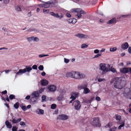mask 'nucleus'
<instances>
[{"instance_id": "obj_2", "label": "nucleus", "mask_w": 131, "mask_h": 131, "mask_svg": "<svg viewBox=\"0 0 131 131\" xmlns=\"http://www.w3.org/2000/svg\"><path fill=\"white\" fill-rule=\"evenodd\" d=\"M72 12H76L77 13L75 16L77 17V18L80 19L82 17V14H85L86 13L81 8H75L71 9L70 10Z\"/></svg>"}, {"instance_id": "obj_30", "label": "nucleus", "mask_w": 131, "mask_h": 131, "mask_svg": "<svg viewBox=\"0 0 131 131\" xmlns=\"http://www.w3.org/2000/svg\"><path fill=\"white\" fill-rule=\"evenodd\" d=\"M28 31H34L36 32H38V31H39L37 29H36L31 28H30L28 30Z\"/></svg>"}, {"instance_id": "obj_11", "label": "nucleus", "mask_w": 131, "mask_h": 131, "mask_svg": "<svg viewBox=\"0 0 131 131\" xmlns=\"http://www.w3.org/2000/svg\"><path fill=\"white\" fill-rule=\"evenodd\" d=\"M48 89L50 91L54 92L56 90L57 88L55 85H51L48 87Z\"/></svg>"}, {"instance_id": "obj_22", "label": "nucleus", "mask_w": 131, "mask_h": 131, "mask_svg": "<svg viewBox=\"0 0 131 131\" xmlns=\"http://www.w3.org/2000/svg\"><path fill=\"white\" fill-rule=\"evenodd\" d=\"M48 81L45 80L43 79L41 81V83L43 86H45L48 84Z\"/></svg>"}, {"instance_id": "obj_38", "label": "nucleus", "mask_w": 131, "mask_h": 131, "mask_svg": "<svg viewBox=\"0 0 131 131\" xmlns=\"http://www.w3.org/2000/svg\"><path fill=\"white\" fill-rule=\"evenodd\" d=\"M117 48L116 47H113L110 48V51L111 52H114L117 50Z\"/></svg>"}, {"instance_id": "obj_8", "label": "nucleus", "mask_w": 131, "mask_h": 131, "mask_svg": "<svg viewBox=\"0 0 131 131\" xmlns=\"http://www.w3.org/2000/svg\"><path fill=\"white\" fill-rule=\"evenodd\" d=\"M50 14L52 16L59 19H61L63 16V15L61 13L59 14H55L53 12H50Z\"/></svg>"}, {"instance_id": "obj_20", "label": "nucleus", "mask_w": 131, "mask_h": 131, "mask_svg": "<svg viewBox=\"0 0 131 131\" xmlns=\"http://www.w3.org/2000/svg\"><path fill=\"white\" fill-rule=\"evenodd\" d=\"M116 23V20L115 18H113L109 20L107 22V24H113L114 23Z\"/></svg>"}, {"instance_id": "obj_28", "label": "nucleus", "mask_w": 131, "mask_h": 131, "mask_svg": "<svg viewBox=\"0 0 131 131\" xmlns=\"http://www.w3.org/2000/svg\"><path fill=\"white\" fill-rule=\"evenodd\" d=\"M64 98L63 96L61 94H60L59 96L57 98V99L58 101L61 100Z\"/></svg>"}, {"instance_id": "obj_49", "label": "nucleus", "mask_w": 131, "mask_h": 131, "mask_svg": "<svg viewBox=\"0 0 131 131\" xmlns=\"http://www.w3.org/2000/svg\"><path fill=\"white\" fill-rule=\"evenodd\" d=\"M49 10L48 9H44L43 10V12L45 14H47L49 12Z\"/></svg>"}, {"instance_id": "obj_57", "label": "nucleus", "mask_w": 131, "mask_h": 131, "mask_svg": "<svg viewBox=\"0 0 131 131\" xmlns=\"http://www.w3.org/2000/svg\"><path fill=\"white\" fill-rule=\"evenodd\" d=\"M21 108L24 111H25L27 110L26 107L25 106H22Z\"/></svg>"}, {"instance_id": "obj_35", "label": "nucleus", "mask_w": 131, "mask_h": 131, "mask_svg": "<svg viewBox=\"0 0 131 131\" xmlns=\"http://www.w3.org/2000/svg\"><path fill=\"white\" fill-rule=\"evenodd\" d=\"M112 123L110 122L107 125L105 126V127L106 128H110L112 126Z\"/></svg>"}, {"instance_id": "obj_36", "label": "nucleus", "mask_w": 131, "mask_h": 131, "mask_svg": "<svg viewBox=\"0 0 131 131\" xmlns=\"http://www.w3.org/2000/svg\"><path fill=\"white\" fill-rule=\"evenodd\" d=\"M46 97L45 95H43L41 97L42 102H43L46 101Z\"/></svg>"}, {"instance_id": "obj_47", "label": "nucleus", "mask_w": 131, "mask_h": 131, "mask_svg": "<svg viewBox=\"0 0 131 131\" xmlns=\"http://www.w3.org/2000/svg\"><path fill=\"white\" fill-rule=\"evenodd\" d=\"M10 0H3V3L5 4H8L9 1Z\"/></svg>"}, {"instance_id": "obj_21", "label": "nucleus", "mask_w": 131, "mask_h": 131, "mask_svg": "<svg viewBox=\"0 0 131 131\" xmlns=\"http://www.w3.org/2000/svg\"><path fill=\"white\" fill-rule=\"evenodd\" d=\"M51 3L50 2H45L43 4V7L48 8L50 6V4Z\"/></svg>"}, {"instance_id": "obj_6", "label": "nucleus", "mask_w": 131, "mask_h": 131, "mask_svg": "<svg viewBox=\"0 0 131 131\" xmlns=\"http://www.w3.org/2000/svg\"><path fill=\"white\" fill-rule=\"evenodd\" d=\"M74 79H81L84 78L85 75L84 74L75 71Z\"/></svg>"}, {"instance_id": "obj_16", "label": "nucleus", "mask_w": 131, "mask_h": 131, "mask_svg": "<svg viewBox=\"0 0 131 131\" xmlns=\"http://www.w3.org/2000/svg\"><path fill=\"white\" fill-rule=\"evenodd\" d=\"M67 21L69 23L73 24H75L77 22L76 19L74 18L69 19Z\"/></svg>"}, {"instance_id": "obj_14", "label": "nucleus", "mask_w": 131, "mask_h": 131, "mask_svg": "<svg viewBox=\"0 0 131 131\" xmlns=\"http://www.w3.org/2000/svg\"><path fill=\"white\" fill-rule=\"evenodd\" d=\"M68 116L66 115L62 114L60 115L58 117L59 119L62 120H65L68 118Z\"/></svg>"}, {"instance_id": "obj_15", "label": "nucleus", "mask_w": 131, "mask_h": 131, "mask_svg": "<svg viewBox=\"0 0 131 131\" xmlns=\"http://www.w3.org/2000/svg\"><path fill=\"white\" fill-rule=\"evenodd\" d=\"M129 45L127 42H125L123 43L121 45V48L123 50L127 49Z\"/></svg>"}, {"instance_id": "obj_45", "label": "nucleus", "mask_w": 131, "mask_h": 131, "mask_svg": "<svg viewBox=\"0 0 131 131\" xmlns=\"http://www.w3.org/2000/svg\"><path fill=\"white\" fill-rule=\"evenodd\" d=\"M17 127L16 126H13L12 129V131H17Z\"/></svg>"}, {"instance_id": "obj_58", "label": "nucleus", "mask_w": 131, "mask_h": 131, "mask_svg": "<svg viewBox=\"0 0 131 131\" xmlns=\"http://www.w3.org/2000/svg\"><path fill=\"white\" fill-rule=\"evenodd\" d=\"M99 52L98 49H95L94 51V52L95 54L98 53Z\"/></svg>"}, {"instance_id": "obj_37", "label": "nucleus", "mask_w": 131, "mask_h": 131, "mask_svg": "<svg viewBox=\"0 0 131 131\" xmlns=\"http://www.w3.org/2000/svg\"><path fill=\"white\" fill-rule=\"evenodd\" d=\"M117 127H113L109 129V131H115Z\"/></svg>"}, {"instance_id": "obj_64", "label": "nucleus", "mask_w": 131, "mask_h": 131, "mask_svg": "<svg viewBox=\"0 0 131 131\" xmlns=\"http://www.w3.org/2000/svg\"><path fill=\"white\" fill-rule=\"evenodd\" d=\"M38 6L40 7H43V4H40L38 5Z\"/></svg>"}, {"instance_id": "obj_60", "label": "nucleus", "mask_w": 131, "mask_h": 131, "mask_svg": "<svg viewBox=\"0 0 131 131\" xmlns=\"http://www.w3.org/2000/svg\"><path fill=\"white\" fill-rule=\"evenodd\" d=\"M95 99L97 101H100L101 100L99 96L96 97L95 98Z\"/></svg>"}, {"instance_id": "obj_13", "label": "nucleus", "mask_w": 131, "mask_h": 131, "mask_svg": "<svg viewBox=\"0 0 131 131\" xmlns=\"http://www.w3.org/2000/svg\"><path fill=\"white\" fill-rule=\"evenodd\" d=\"M31 95L34 97L38 99L39 96V93L37 91H34L32 93Z\"/></svg>"}, {"instance_id": "obj_31", "label": "nucleus", "mask_w": 131, "mask_h": 131, "mask_svg": "<svg viewBox=\"0 0 131 131\" xmlns=\"http://www.w3.org/2000/svg\"><path fill=\"white\" fill-rule=\"evenodd\" d=\"M109 71H110L113 73H115L116 72V69L112 67H111L109 69Z\"/></svg>"}, {"instance_id": "obj_10", "label": "nucleus", "mask_w": 131, "mask_h": 131, "mask_svg": "<svg viewBox=\"0 0 131 131\" xmlns=\"http://www.w3.org/2000/svg\"><path fill=\"white\" fill-rule=\"evenodd\" d=\"M130 68H124L120 69L121 72L123 73H127L129 71Z\"/></svg>"}, {"instance_id": "obj_40", "label": "nucleus", "mask_w": 131, "mask_h": 131, "mask_svg": "<svg viewBox=\"0 0 131 131\" xmlns=\"http://www.w3.org/2000/svg\"><path fill=\"white\" fill-rule=\"evenodd\" d=\"M15 9L18 11H21V10L20 8L18 6H17L15 7Z\"/></svg>"}, {"instance_id": "obj_56", "label": "nucleus", "mask_w": 131, "mask_h": 131, "mask_svg": "<svg viewBox=\"0 0 131 131\" xmlns=\"http://www.w3.org/2000/svg\"><path fill=\"white\" fill-rule=\"evenodd\" d=\"M78 88L79 90H81L83 89V88L82 85H79L78 87Z\"/></svg>"}, {"instance_id": "obj_24", "label": "nucleus", "mask_w": 131, "mask_h": 131, "mask_svg": "<svg viewBox=\"0 0 131 131\" xmlns=\"http://www.w3.org/2000/svg\"><path fill=\"white\" fill-rule=\"evenodd\" d=\"M26 68L23 69L24 70H25V72H24L25 73L27 72H30L32 70V68L29 66H26Z\"/></svg>"}, {"instance_id": "obj_32", "label": "nucleus", "mask_w": 131, "mask_h": 131, "mask_svg": "<svg viewBox=\"0 0 131 131\" xmlns=\"http://www.w3.org/2000/svg\"><path fill=\"white\" fill-rule=\"evenodd\" d=\"M19 103L17 102L14 105V107L16 109H17L19 107Z\"/></svg>"}, {"instance_id": "obj_42", "label": "nucleus", "mask_w": 131, "mask_h": 131, "mask_svg": "<svg viewBox=\"0 0 131 131\" xmlns=\"http://www.w3.org/2000/svg\"><path fill=\"white\" fill-rule=\"evenodd\" d=\"M56 107V105L55 104H52L51 106V109H54Z\"/></svg>"}, {"instance_id": "obj_41", "label": "nucleus", "mask_w": 131, "mask_h": 131, "mask_svg": "<svg viewBox=\"0 0 131 131\" xmlns=\"http://www.w3.org/2000/svg\"><path fill=\"white\" fill-rule=\"evenodd\" d=\"M9 98L10 100L14 99L15 98V96L13 94H11L9 95Z\"/></svg>"}, {"instance_id": "obj_34", "label": "nucleus", "mask_w": 131, "mask_h": 131, "mask_svg": "<svg viewBox=\"0 0 131 131\" xmlns=\"http://www.w3.org/2000/svg\"><path fill=\"white\" fill-rule=\"evenodd\" d=\"M34 39V36L31 37H27V39L29 42H30L32 40H33V39Z\"/></svg>"}, {"instance_id": "obj_44", "label": "nucleus", "mask_w": 131, "mask_h": 131, "mask_svg": "<svg viewBox=\"0 0 131 131\" xmlns=\"http://www.w3.org/2000/svg\"><path fill=\"white\" fill-rule=\"evenodd\" d=\"M131 15V14H128L125 15H122V17L123 18H126L130 16Z\"/></svg>"}, {"instance_id": "obj_3", "label": "nucleus", "mask_w": 131, "mask_h": 131, "mask_svg": "<svg viewBox=\"0 0 131 131\" xmlns=\"http://www.w3.org/2000/svg\"><path fill=\"white\" fill-rule=\"evenodd\" d=\"M90 123L92 125L94 126L99 127L101 126L99 119L98 117L92 118L90 121Z\"/></svg>"}, {"instance_id": "obj_26", "label": "nucleus", "mask_w": 131, "mask_h": 131, "mask_svg": "<svg viewBox=\"0 0 131 131\" xmlns=\"http://www.w3.org/2000/svg\"><path fill=\"white\" fill-rule=\"evenodd\" d=\"M5 124L7 128H12V124L8 121H6Z\"/></svg>"}, {"instance_id": "obj_33", "label": "nucleus", "mask_w": 131, "mask_h": 131, "mask_svg": "<svg viewBox=\"0 0 131 131\" xmlns=\"http://www.w3.org/2000/svg\"><path fill=\"white\" fill-rule=\"evenodd\" d=\"M88 45H86L85 44H83L82 45L81 48H82L85 49L87 48Z\"/></svg>"}, {"instance_id": "obj_52", "label": "nucleus", "mask_w": 131, "mask_h": 131, "mask_svg": "<svg viewBox=\"0 0 131 131\" xmlns=\"http://www.w3.org/2000/svg\"><path fill=\"white\" fill-rule=\"evenodd\" d=\"M20 124L21 126H24L25 125V123L23 121L20 122Z\"/></svg>"}, {"instance_id": "obj_27", "label": "nucleus", "mask_w": 131, "mask_h": 131, "mask_svg": "<svg viewBox=\"0 0 131 131\" xmlns=\"http://www.w3.org/2000/svg\"><path fill=\"white\" fill-rule=\"evenodd\" d=\"M115 117L116 120L117 121H120L121 118V116L118 114H116L115 115Z\"/></svg>"}, {"instance_id": "obj_61", "label": "nucleus", "mask_w": 131, "mask_h": 131, "mask_svg": "<svg viewBox=\"0 0 131 131\" xmlns=\"http://www.w3.org/2000/svg\"><path fill=\"white\" fill-rule=\"evenodd\" d=\"M30 98V95H27L25 97V99L27 100H29Z\"/></svg>"}, {"instance_id": "obj_18", "label": "nucleus", "mask_w": 131, "mask_h": 131, "mask_svg": "<svg viewBox=\"0 0 131 131\" xmlns=\"http://www.w3.org/2000/svg\"><path fill=\"white\" fill-rule=\"evenodd\" d=\"M37 99L34 97H31L30 100V103L32 104H35L36 102V100Z\"/></svg>"}, {"instance_id": "obj_1", "label": "nucleus", "mask_w": 131, "mask_h": 131, "mask_svg": "<svg viewBox=\"0 0 131 131\" xmlns=\"http://www.w3.org/2000/svg\"><path fill=\"white\" fill-rule=\"evenodd\" d=\"M124 81L121 80L120 78H114L110 81V84H112L114 83V86L115 88L121 89L124 86Z\"/></svg>"}, {"instance_id": "obj_63", "label": "nucleus", "mask_w": 131, "mask_h": 131, "mask_svg": "<svg viewBox=\"0 0 131 131\" xmlns=\"http://www.w3.org/2000/svg\"><path fill=\"white\" fill-rule=\"evenodd\" d=\"M128 51L129 53H131V47H129L128 49Z\"/></svg>"}, {"instance_id": "obj_23", "label": "nucleus", "mask_w": 131, "mask_h": 131, "mask_svg": "<svg viewBox=\"0 0 131 131\" xmlns=\"http://www.w3.org/2000/svg\"><path fill=\"white\" fill-rule=\"evenodd\" d=\"M36 112L39 115L43 114L44 113V111L43 110L38 109L36 111Z\"/></svg>"}, {"instance_id": "obj_4", "label": "nucleus", "mask_w": 131, "mask_h": 131, "mask_svg": "<svg viewBox=\"0 0 131 131\" xmlns=\"http://www.w3.org/2000/svg\"><path fill=\"white\" fill-rule=\"evenodd\" d=\"M99 69L102 71V74H103L106 73L109 71V69L106 67V64L104 63H101L99 65Z\"/></svg>"}, {"instance_id": "obj_46", "label": "nucleus", "mask_w": 131, "mask_h": 131, "mask_svg": "<svg viewBox=\"0 0 131 131\" xmlns=\"http://www.w3.org/2000/svg\"><path fill=\"white\" fill-rule=\"evenodd\" d=\"M33 40L34 41L37 42L38 41L39 39L37 37L34 36Z\"/></svg>"}, {"instance_id": "obj_9", "label": "nucleus", "mask_w": 131, "mask_h": 131, "mask_svg": "<svg viewBox=\"0 0 131 131\" xmlns=\"http://www.w3.org/2000/svg\"><path fill=\"white\" fill-rule=\"evenodd\" d=\"M75 36L80 39H87L89 38L88 35L82 34L78 33Z\"/></svg>"}, {"instance_id": "obj_25", "label": "nucleus", "mask_w": 131, "mask_h": 131, "mask_svg": "<svg viewBox=\"0 0 131 131\" xmlns=\"http://www.w3.org/2000/svg\"><path fill=\"white\" fill-rule=\"evenodd\" d=\"M83 89V93L84 94H87L90 92V90L87 87L84 88Z\"/></svg>"}, {"instance_id": "obj_7", "label": "nucleus", "mask_w": 131, "mask_h": 131, "mask_svg": "<svg viewBox=\"0 0 131 131\" xmlns=\"http://www.w3.org/2000/svg\"><path fill=\"white\" fill-rule=\"evenodd\" d=\"M73 105L74 106L75 109L76 110H79L81 106L80 102L78 100L74 101L73 103Z\"/></svg>"}, {"instance_id": "obj_39", "label": "nucleus", "mask_w": 131, "mask_h": 131, "mask_svg": "<svg viewBox=\"0 0 131 131\" xmlns=\"http://www.w3.org/2000/svg\"><path fill=\"white\" fill-rule=\"evenodd\" d=\"M102 55V53H98L97 54L95 55L94 57L93 58H97L101 56Z\"/></svg>"}, {"instance_id": "obj_59", "label": "nucleus", "mask_w": 131, "mask_h": 131, "mask_svg": "<svg viewBox=\"0 0 131 131\" xmlns=\"http://www.w3.org/2000/svg\"><path fill=\"white\" fill-rule=\"evenodd\" d=\"M21 120V119L20 118H19L18 119H16V124L20 122Z\"/></svg>"}, {"instance_id": "obj_51", "label": "nucleus", "mask_w": 131, "mask_h": 131, "mask_svg": "<svg viewBox=\"0 0 131 131\" xmlns=\"http://www.w3.org/2000/svg\"><path fill=\"white\" fill-rule=\"evenodd\" d=\"M44 88H42L39 89V92L40 93H42V92L43 91H44Z\"/></svg>"}, {"instance_id": "obj_54", "label": "nucleus", "mask_w": 131, "mask_h": 131, "mask_svg": "<svg viewBox=\"0 0 131 131\" xmlns=\"http://www.w3.org/2000/svg\"><path fill=\"white\" fill-rule=\"evenodd\" d=\"M69 60L66 58H64V62L66 63H68L69 62Z\"/></svg>"}, {"instance_id": "obj_50", "label": "nucleus", "mask_w": 131, "mask_h": 131, "mask_svg": "<svg viewBox=\"0 0 131 131\" xmlns=\"http://www.w3.org/2000/svg\"><path fill=\"white\" fill-rule=\"evenodd\" d=\"M38 68L39 69L41 70H43V67L42 65H40L39 67Z\"/></svg>"}, {"instance_id": "obj_62", "label": "nucleus", "mask_w": 131, "mask_h": 131, "mask_svg": "<svg viewBox=\"0 0 131 131\" xmlns=\"http://www.w3.org/2000/svg\"><path fill=\"white\" fill-rule=\"evenodd\" d=\"M66 15L68 17H70L71 16V15L69 13H66Z\"/></svg>"}, {"instance_id": "obj_12", "label": "nucleus", "mask_w": 131, "mask_h": 131, "mask_svg": "<svg viewBox=\"0 0 131 131\" xmlns=\"http://www.w3.org/2000/svg\"><path fill=\"white\" fill-rule=\"evenodd\" d=\"M75 71H72L67 73L66 76L67 77H70L74 78Z\"/></svg>"}, {"instance_id": "obj_55", "label": "nucleus", "mask_w": 131, "mask_h": 131, "mask_svg": "<svg viewBox=\"0 0 131 131\" xmlns=\"http://www.w3.org/2000/svg\"><path fill=\"white\" fill-rule=\"evenodd\" d=\"M37 66L36 65H33L32 67V68L35 70H36L37 69Z\"/></svg>"}, {"instance_id": "obj_53", "label": "nucleus", "mask_w": 131, "mask_h": 131, "mask_svg": "<svg viewBox=\"0 0 131 131\" xmlns=\"http://www.w3.org/2000/svg\"><path fill=\"white\" fill-rule=\"evenodd\" d=\"M12 121L13 124H16V119L13 118Z\"/></svg>"}, {"instance_id": "obj_5", "label": "nucleus", "mask_w": 131, "mask_h": 131, "mask_svg": "<svg viewBox=\"0 0 131 131\" xmlns=\"http://www.w3.org/2000/svg\"><path fill=\"white\" fill-rule=\"evenodd\" d=\"M123 94L126 97L131 99V91L129 88H126L124 89Z\"/></svg>"}, {"instance_id": "obj_29", "label": "nucleus", "mask_w": 131, "mask_h": 131, "mask_svg": "<svg viewBox=\"0 0 131 131\" xmlns=\"http://www.w3.org/2000/svg\"><path fill=\"white\" fill-rule=\"evenodd\" d=\"M119 124H121L118 127V129H120L122 127H123L124 125V122H122L121 123Z\"/></svg>"}, {"instance_id": "obj_17", "label": "nucleus", "mask_w": 131, "mask_h": 131, "mask_svg": "<svg viewBox=\"0 0 131 131\" xmlns=\"http://www.w3.org/2000/svg\"><path fill=\"white\" fill-rule=\"evenodd\" d=\"M78 95L79 94L78 93L75 92L72 93L71 97H70V99L75 100V98L78 97Z\"/></svg>"}, {"instance_id": "obj_43", "label": "nucleus", "mask_w": 131, "mask_h": 131, "mask_svg": "<svg viewBox=\"0 0 131 131\" xmlns=\"http://www.w3.org/2000/svg\"><path fill=\"white\" fill-rule=\"evenodd\" d=\"M83 89L86 88L88 86V84L87 83H85L82 84Z\"/></svg>"}, {"instance_id": "obj_19", "label": "nucleus", "mask_w": 131, "mask_h": 131, "mask_svg": "<svg viewBox=\"0 0 131 131\" xmlns=\"http://www.w3.org/2000/svg\"><path fill=\"white\" fill-rule=\"evenodd\" d=\"M24 72H25V70H24L23 69L19 70V71L16 73V77L17 75H20L25 73Z\"/></svg>"}, {"instance_id": "obj_48", "label": "nucleus", "mask_w": 131, "mask_h": 131, "mask_svg": "<svg viewBox=\"0 0 131 131\" xmlns=\"http://www.w3.org/2000/svg\"><path fill=\"white\" fill-rule=\"evenodd\" d=\"M106 80L105 79L99 78L98 79V81L99 82H100L102 81H104Z\"/></svg>"}]
</instances>
